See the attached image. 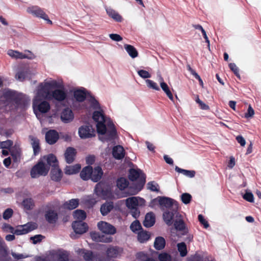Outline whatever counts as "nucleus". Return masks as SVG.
<instances>
[{"label":"nucleus","instance_id":"5","mask_svg":"<svg viewBox=\"0 0 261 261\" xmlns=\"http://www.w3.org/2000/svg\"><path fill=\"white\" fill-rule=\"evenodd\" d=\"M4 95L6 98L13 100L18 106H24L27 103L24 95L18 94L14 91L8 90L4 93Z\"/></svg>","mask_w":261,"mask_h":261},{"label":"nucleus","instance_id":"34","mask_svg":"<svg viewBox=\"0 0 261 261\" xmlns=\"http://www.w3.org/2000/svg\"><path fill=\"white\" fill-rule=\"evenodd\" d=\"M166 241L162 237H158L155 239L154 247L158 250H161L165 248Z\"/></svg>","mask_w":261,"mask_h":261},{"label":"nucleus","instance_id":"23","mask_svg":"<svg viewBox=\"0 0 261 261\" xmlns=\"http://www.w3.org/2000/svg\"><path fill=\"white\" fill-rule=\"evenodd\" d=\"M29 139L31 141V143L33 148L34 154L37 155L40 151V142L39 140L32 135L29 136Z\"/></svg>","mask_w":261,"mask_h":261},{"label":"nucleus","instance_id":"59","mask_svg":"<svg viewBox=\"0 0 261 261\" xmlns=\"http://www.w3.org/2000/svg\"><path fill=\"white\" fill-rule=\"evenodd\" d=\"M243 198L246 200V201L252 202L254 201V196L252 193L251 192H246L244 195H243Z\"/></svg>","mask_w":261,"mask_h":261},{"label":"nucleus","instance_id":"22","mask_svg":"<svg viewBox=\"0 0 261 261\" xmlns=\"http://www.w3.org/2000/svg\"><path fill=\"white\" fill-rule=\"evenodd\" d=\"M155 222V217L154 213L149 212L146 214L143 224L146 227H150L154 224Z\"/></svg>","mask_w":261,"mask_h":261},{"label":"nucleus","instance_id":"9","mask_svg":"<svg viewBox=\"0 0 261 261\" xmlns=\"http://www.w3.org/2000/svg\"><path fill=\"white\" fill-rule=\"evenodd\" d=\"M76 253L82 256L85 261H94L97 258V253L94 254L92 251L85 248L79 249Z\"/></svg>","mask_w":261,"mask_h":261},{"label":"nucleus","instance_id":"27","mask_svg":"<svg viewBox=\"0 0 261 261\" xmlns=\"http://www.w3.org/2000/svg\"><path fill=\"white\" fill-rule=\"evenodd\" d=\"M137 239L141 243H144L148 241L151 237V233L143 229L138 232Z\"/></svg>","mask_w":261,"mask_h":261},{"label":"nucleus","instance_id":"25","mask_svg":"<svg viewBox=\"0 0 261 261\" xmlns=\"http://www.w3.org/2000/svg\"><path fill=\"white\" fill-rule=\"evenodd\" d=\"M73 96L76 101L83 102L87 96V91L85 89H77L73 92Z\"/></svg>","mask_w":261,"mask_h":261},{"label":"nucleus","instance_id":"46","mask_svg":"<svg viewBox=\"0 0 261 261\" xmlns=\"http://www.w3.org/2000/svg\"><path fill=\"white\" fill-rule=\"evenodd\" d=\"M22 205L26 210H32L34 206V201L32 198H25L22 201Z\"/></svg>","mask_w":261,"mask_h":261},{"label":"nucleus","instance_id":"15","mask_svg":"<svg viewBox=\"0 0 261 261\" xmlns=\"http://www.w3.org/2000/svg\"><path fill=\"white\" fill-rule=\"evenodd\" d=\"M59 138L58 133L54 129L47 131L45 134V140L47 143L53 145L56 143Z\"/></svg>","mask_w":261,"mask_h":261},{"label":"nucleus","instance_id":"50","mask_svg":"<svg viewBox=\"0 0 261 261\" xmlns=\"http://www.w3.org/2000/svg\"><path fill=\"white\" fill-rule=\"evenodd\" d=\"M146 83L147 84V86L149 88L159 91L160 90V88L158 86L157 84L155 83L154 81L150 80H146Z\"/></svg>","mask_w":261,"mask_h":261},{"label":"nucleus","instance_id":"29","mask_svg":"<svg viewBox=\"0 0 261 261\" xmlns=\"http://www.w3.org/2000/svg\"><path fill=\"white\" fill-rule=\"evenodd\" d=\"M92 167L91 166L85 167L80 173L81 178L84 180L91 179Z\"/></svg>","mask_w":261,"mask_h":261},{"label":"nucleus","instance_id":"57","mask_svg":"<svg viewBox=\"0 0 261 261\" xmlns=\"http://www.w3.org/2000/svg\"><path fill=\"white\" fill-rule=\"evenodd\" d=\"M198 219L200 223L203 225L205 228H207L209 227V224L208 222L204 219V217L200 214L198 216Z\"/></svg>","mask_w":261,"mask_h":261},{"label":"nucleus","instance_id":"31","mask_svg":"<svg viewBox=\"0 0 261 261\" xmlns=\"http://www.w3.org/2000/svg\"><path fill=\"white\" fill-rule=\"evenodd\" d=\"M119 248L115 247H110L106 250V254L108 257L111 258H116L119 254Z\"/></svg>","mask_w":261,"mask_h":261},{"label":"nucleus","instance_id":"47","mask_svg":"<svg viewBox=\"0 0 261 261\" xmlns=\"http://www.w3.org/2000/svg\"><path fill=\"white\" fill-rule=\"evenodd\" d=\"M130 229L133 232L136 233L137 231H139L143 228L140 222L138 220H136L131 224Z\"/></svg>","mask_w":261,"mask_h":261},{"label":"nucleus","instance_id":"41","mask_svg":"<svg viewBox=\"0 0 261 261\" xmlns=\"http://www.w3.org/2000/svg\"><path fill=\"white\" fill-rule=\"evenodd\" d=\"M92 118L97 123L100 121H106L105 117L102 110L94 111L93 113Z\"/></svg>","mask_w":261,"mask_h":261},{"label":"nucleus","instance_id":"19","mask_svg":"<svg viewBox=\"0 0 261 261\" xmlns=\"http://www.w3.org/2000/svg\"><path fill=\"white\" fill-rule=\"evenodd\" d=\"M108 130L107 131L106 139L107 141H111L115 139L117 136V130L115 125L112 122L108 124Z\"/></svg>","mask_w":261,"mask_h":261},{"label":"nucleus","instance_id":"16","mask_svg":"<svg viewBox=\"0 0 261 261\" xmlns=\"http://www.w3.org/2000/svg\"><path fill=\"white\" fill-rule=\"evenodd\" d=\"M27 11L28 13L37 17H40L42 19H46L47 17V14L38 6L29 7L28 8Z\"/></svg>","mask_w":261,"mask_h":261},{"label":"nucleus","instance_id":"3","mask_svg":"<svg viewBox=\"0 0 261 261\" xmlns=\"http://www.w3.org/2000/svg\"><path fill=\"white\" fill-rule=\"evenodd\" d=\"M62 84L56 80H52L40 84L37 91L36 97L42 98V99L50 100L51 91L56 88H60Z\"/></svg>","mask_w":261,"mask_h":261},{"label":"nucleus","instance_id":"37","mask_svg":"<svg viewBox=\"0 0 261 261\" xmlns=\"http://www.w3.org/2000/svg\"><path fill=\"white\" fill-rule=\"evenodd\" d=\"M94 193L97 196L105 198L107 195V191L105 190L99 184H97L95 187Z\"/></svg>","mask_w":261,"mask_h":261},{"label":"nucleus","instance_id":"8","mask_svg":"<svg viewBox=\"0 0 261 261\" xmlns=\"http://www.w3.org/2000/svg\"><path fill=\"white\" fill-rule=\"evenodd\" d=\"M67 96V93L62 85L61 88L54 89L51 91L50 100H55L57 101L61 102L66 99Z\"/></svg>","mask_w":261,"mask_h":261},{"label":"nucleus","instance_id":"52","mask_svg":"<svg viewBox=\"0 0 261 261\" xmlns=\"http://www.w3.org/2000/svg\"><path fill=\"white\" fill-rule=\"evenodd\" d=\"M229 67L233 71L234 74L240 79V75L239 73V69L237 65L233 63H231L229 64Z\"/></svg>","mask_w":261,"mask_h":261},{"label":"nucleus","instance_id":"6","mask_svg":"<svg viewBox=\"0 0 261 261\" xmlns=\"http://www.w3.org/2000/svg\"><path fill=\"white\" fill-rule=\"evenodd\" d=\"M34 110L38 111L41 113H47L50 109L48 102L45 100L42 101L40 98L35 97L33 102Z\"/></svg>","mask_w":261,"mask_h":261},{"label":"nucleus","instance_id":"53","mask_svg":"<svg viewBox=\"0 0 261 261\" xmlns=\"http://www.w3.org/2000/svg\"><path fill=\"white\" fill-rule=\"evenodd\" d=\"M89 101L91 103V107L95 109H99L100 108V105L98 101L93 97L91 96Z\"/></svg>","mask_w":261,"mask_h":261},{"label":"nucleus","instance_id":"28","mask_svg":"<svg viewBox=\"0 0 261 261\" xmlns=\"http://www.w3.org/2000/svg\"><path fill=\"white\" fill-rule=\"evenodd\" d=\"M106 12L107 14L110 17L112 18L116 22H122L123 20L122 17L119 14V13L112 8L106 9Z\"/></svg>","mask_w":261,"mask_h":261},{"label":"nucleus","instance_id":"43","mask_svg":"<svg viewBox=\"0 0 261 261\" xmlns=\"http://www.w3.org/2000/svg\"><path fill=\"white\" fill-rule=\"evenodd\" d=\"M73 216L78 221H83L86 218V213L83 210H77L73 212Z\"/></svg>","mask_w":261,"mask_h":261},{"label":"nucleus","instance_id":"48","mask_svg":"<svg viewBox=\"0 0 261 261\" xmlns=\"http://www.w3.org/2000/svg\"><path fill=\"white\" fill-rule=\"evenodd\" d=\"M177 249L181 256L184 257L186 256L187 254V248L185 243L181 242L178 243L177 244Z\"/></svg>","mask_w":261,"mask_h":261},{"label":"nucleus","instance_id":"32","mask_svg":"<svg viewBox=\"0 0 261 261\" xmlns=\"http://www.w3.org/2000/svg\"><path fill=\"white\" fill-rule=\"evenodd\" d=\"M81 168L79 164L73 166H67L65 169V173L67 175H71L78 173Z\"/></svg>","mask_w":261,"mask_h":261},{"label":"nucleus","instance_id":"55","mask_svg":"<svg viewBox=\"0 0 261 261\" xmlns=\"http://www.w3.org/2000/svg\"><path fill=\"white\" fill-rule=\"evenodd\" d=\"M159 259L160 261H171V256L167 253H162L159 254Z\"/></svg>","mask_w":261,"mask_h":261},{"label":"nucleus","instance_id":"26","mask_svg":"<svg viewBox=\"0 0 261 261\" xmlns=\"http://www.w3.org/2000/svg\"><path fill=\"white\" fill-rule=\"evenodd\" d=\"M62 176V172L59 166L52 168L50 171V177L53 180L59 181Z\"/></svg>","mask_w":261,"mask_h":261},{"label":"nucleus","instance_id":"4","mask_svg":"<svg viewBox=\"0 0 261 261\" xmlns=\"http://www.w3.org/2000/svg\"><path fill=\"white\" fill-rule=\"evenodd\" d=\"M49 170V167L47 166L42 161H39L31 170L30 175L32 178H38L41 176H46Z\"/></svg>","mask_w":261,"mask_h":261},{"label":"nucleus","instance_id":"30","mask_svg":"<svg viewBox=\"0 0 261 261\" xmlns=\"http://www.w3.org/2000/svg\"><path fill=\"white\" fill-rule=\"evenodd\" d=\"M114 208V204L112 201H106L100 207V212L102 216H106Z\"/></svg>","mask_w":261,"mask_h":261},{"label":"nucleus","instance_id":"20","mask_svg":"<svg viewBox=\"0 0 261 261\" xmlns=\"http://www.w3.org/2000/svg\"><path fill=\"white\" fill-rule=\"evenodd\" d=\"M30 75V70L27 67L19 69L16 74L15 78L20 81H23Z\"/></svg>","mask_w":261,"mask_h":261},{"label":"nucleus","instance_id":"44","mask_svg":"<svg viewBox=\"0 0 261 261\" xmlns=\"http://www.w3.org/2000/svg\"><path fill=\"white\" fill-rule=\"evenodd\" d=\"M128 186V180L124 177H120L117 180V186L120 190H123Z\"/></svg>","mask_w":261,"mask_h":261},{"label":"nucleus","instance_id":"54","mask_svg":"<svg viewBox=\"0 0 261 261\" xmlns=\"http://www.w3.org/2000/svg\"><path fill=\"white\" fill-rule=\"evenodd\" d=\"M13 213V211L11 208H7L6 210L3 213V218L5 220H8L10 218Z\"/></svg>","mask_w":261,"mask_h":261},{"label":"nucleus","instance_id":"17","mask_svg":"<svg viewBox=\"0 0 261 261\" xmlns=\"http://www.w3.org/2000/svg\"><path fill=\"white\" fill-rule=\"evenodd\" d=\"M73 113L69 108H65L61 114V119L64 123L70 122L73 119Z\"/></svg>","mask_w":261,"mask_h":261},{"label":"nucleus","instance_id":"35","mask_svg":"<svg viewBox=\"0 0 261 261\" xmlns=\"http://www.w3.org/2000/svg\"><path fill=\"white\" fill-rule=\"evenodd\" d=\"M124 47L130 57L132 58H135L138 57V52L134 46L129 44H124Z\"/></svg>","mask_w":261,"mask_h":261},{"label":"nucleus","instance_id":"42","mask_svg":"<svg viewBox=\"0 0 261 261\" xmlns=\"http://www.w3.org/2000/svg\"><path fill=\"white\" fill-rule=\"evenodd\" d=\"M161 79L162 81V82H161L160 83L161 87L162 88V90L165 92V93L166 94L167 96L169 97V98L171 100H173V95L171 92L170 91L168 86L166 83H165L163 81V79L162 77H161Z\"/></svg>","mask_w":261,"mask_h":261},{"label":"nucleus","instance_id":"58","mask_svg":"<svg viewBox=\"0 0 261 261\" xmlns=\"http://www.w3.org/2000/svg\"><path fill=\"white\" fill-rule=\"evenodd\" d=\"M13 142L10 140H8L5 141H3L1 143V146L2 148L9 149L12 146Z\"/></svg>","mask_w":261,"mask_h":261},{"label":"nucleus","instance_id":"1","mask_svg":"<svg viewBox=\"0 0 261 261\" xmlns=\"http://www.w3.org/2000/svg\"><path fill=\"white\" fill-rule=\"evenodd\" d=\"M157 203L162 208H167V210L163 214V219L167 225H172L173 222L174 215L178 210V202L169 197L159 196L156 198L153 199L151 202V204L153 205Z\"/></svg>","mask_w":261,"mask_h":261},{"label":"nucleus","instance_id":"38","mask_svg":"<svg viewBox=\"0 0 261 261\" xmlns=\"http://www.w3.org/2000/svg\"><path fill=\"white\" fill-rule=\"evenodd\" d=\"M125 202L126 205L129 209L137 207L139 204L138 198L136 197L128 198L126 199Z\"/></svg>","mask_w":261,"mask_h":261},{"label":"nucleus","instance_id":"63","mask_svg":"<svg viewBox=\"0 0 261 261\" xmlns=\"http://www.w3.org/2000/svg\"><path fill=\"white\" fill-rule=\"evenodd\" d=\"M130 210L132 215L134 218L136 219L139 217L140 213L137 207L130 208Z\"/></svg>","mask_w":261,"mask_h":261},{"label":"nucleus","instance_id":"7","mask_svg":"<svg viewBox=\"0 0 261 261\" xmlns=\"http://www.w3.org/2000/svg\"><path fill=\"white\" fill-rule=\"evenodd\" d=\"M79 134L82 139L92 138L95 136V130L91 125H82L79 129Z\"/></svg>","mask_w":261,"mask_h":261},{"label":"nucleus","instance_id":"11","mask_svg":"<svg viewBox=\"0 0 261 261\" xmlns=\"http://www.w3.org/2000/svg\"><path fill=\"white\" fill-rule=\"evenodd\" d=\"M173 224L177 230L183 231L186 228V225L183 220L182 216L178 211L174 215Z\"/></svg>","mask_w":261,"mask_h":261},{"label":"nucleus","instance_id":"36","mask_svg":"<svg viewBox=\"0 0 261 261\" xmlns=\"http://www.w3.org/2000/svg\"><path fill=\"white\" fill-rule=\"evenodd\" d=\"M46 158L47 164L49 166L54 168L59 166L57 158L54 154H49Z\"/></svg>","mask_w":261,"mask_h":261},{"label":"nucleus","instance_id":"2","mask_svg":"<svg viewBox=\"0 0 261 261\" xmlns=\"http://www.w3.org/2000/svg\"><path fill=\"white\" fill-rule=\"evenodd\" d=\"M128 178L136 181L128 188L130 195H136L143 188L146 181V175L140 169H130L129 170Z\"/></svg>","mask_w":261,"mask_h":261},{"label":"nucleus","instance_id":"60","mask_svg":"<svg viewBox=\"0 0 261 261\" xmlns=\"http://www.w3.org/2000/svg\"><path fill=\"white\" fill-rule=\"evenodd\" d=\"M59 261H69V256L67 252H61L59 254Z\"/></svg>","mask_w":261,"mask_h":261},{"label":"nucleus","instance_id":"56","mask_svg":"<svg viewBox=\"0 0 261 261\" xmlns=\"http://www.w3.org/2000/svg\"><path fill=\"white\" fill-rule=\"evenodd\" d=\"M138 73L143 79H148L151 77V74L145 70H140L138 71Z\"/></svg>","mask_w":261,"mask_h":261},{"label":"nucleus","instance_id":"51","mask_svg":"<svg viewBox=\"0 0 261 261\" xmlns=\"http://www.w3.org/2000/svg\"><path fill=\"white\" fill-rule=\"evenodd\" d=\"M147 188L151 191L158 192L159 191L158 187L159 185L155 183L154 181H150L147 184Z\"/></svg>","mask_w":261,"mask_h":261},{"label":"nucleus","instance_id":"21","mask_svg":"<svg viewBox=\"0 0 261 261\" xmlns=\"http://www.w3.org/2000/svg\"><path fill=\"white\" fill-rule=\"evenodd\" d=\"M112 155L115 159H122L125 155V151L123 147L121 145L114 146L112 150Z\"/></svg>","mask_w":261,"mask_h":261},{"label":"nucleus","instance_id":"18","mask_svg":"<svg viewBox=\"0 0 261 261\" xmlns=\"http://www.w3.org/2000/svg\"><path fill=\"white\" fill-rule=\"evenodd\" d=\"M76 154V151L75 149L71 147H68L64 153L66 163L68 164L72 163L74 161Z\"/></svg>","mask_w":261,"mask_h":261},{"label":"nucleus","instance_id":"13","mask_svg":"<svg viewBox=\"0 0 261 261\" xmlns=\"http://www.w3.org/2000/svg\"><path fill=\"white\" fill-rule=\"evenodd\" d=\"M35 229L34 225L28 223L23 225L18 226L15 230L14 234L16 235H22L27 234Z\"/></svg>","mask_w":261,"mask_h":261},{"label":"nucleus","instance_id":"45","mask_svg":"<svg viewBox=\"0 0 261 261\" xmlns=\"http://www.w3.org/2000/svg\"><path fill=\"white\" fill-rule=\"evenodd\" d=\"M105 121H98L96 124L97 133L100 135H105L107 132L106 125L105 124Z\"/></svg>","mask_w":261,"mask_h":261},{"label":"nucleus","instance_id":"10","mask_svg":"<svg viewBox=\"0 0 261 261\" xmlns=\"http://www.w3.org/2000/svg\"><path fill=\"white\" fill-rule=\"evenodd\" d=\"M97 227L102 232L106 234H114L116 232V228L106 222H99L97 224Z\"/></svg>","mask_w":261,"mask_h":261},{"label":"nucleus","instance_id":"40","mask_svg":"<svg viewBox=\"0 0 261 261\" xmlns=\"http://www.w3.org/2000/svg\"><path fill=\"white\" fill-rule=\"evenodd\" d=\"M10 154L12 156L13 161L17 163L19 161L21 156V150L20 149L13 148L10 150Z\"/></svg>","mask_w":261,"mask_h":261},{"label":"nucleus","instance_id":"49","mask_svg":"<svg viewBox=\"0 0 261 261\" xmlns=\"http://www.w3.org/2000/svg\"><path fill=\"white\" fill-rule=\"evenodd\" d=\"M180 197L181 201L185 204L190 203L192 200V196L188 193L182 194Z\"/></svg>","mask_w":261,"mask_h":261},{"label":"nucleus","instance_id":"12","mask_svg":"<svg viewBox=\"0 0 261 261\" xmlns=\"http://www.w3.org/2000/svg\"><path fill=\"white\" fill-rule=\"evenodd\" d=\"M72 227L76 233L80 234L85 233L88 229L87 224L80 221H74Z\"/></svg>","mask_w":261,"mask_h":261},{"label":"nucleus","instance_id":"61","mask_svg":"<svg viewBox=\"0 0 261 261\" xmlns=\"http://www.w3.org/2000/svg\"><path fill=\"white\" fill-rule=\"evenodd\" d=\"M44 237L41 234L36 235L34 237H32L31 239L33 241V243L36 244L39 242H40Z\"/></svg>","mask_w":261,"mask_h":261},{"label":"nucleus","instance_id":"39","mask_svg":"<svg viewBox=\"0 0 261 261\" xmlns=\"http://www.w3.org/2000/svg\"><path fill=\"white\" fill-rule=\"evenodd\" d=\"M175 170L177 172L181 173V174H184V175H185L187 177H190V178L194 177L195 176V173H196V172L194 170H186V169H181V168L178 167L177 166H175Z\"/></svg>","mask_w":261,"mask_h":261},{"label":"nucleus","instance_id":"24","mask_svg":"<svg viewBox=\"0 0 261 261\" xmlns=\"http://www.w3.org/2000/svg\"><path fill=\"white\" fill-rule=\"evenodd\" d=\"M103 175V171L100 166L95 167L92 168V173H91V179L94 182L98 181Z\"/></svg>","mask_w":261,"mask_h":261},{"label":"nucleus","instance_id":"62","mask_svg":"<svg viewBox=\"0 0 261 261\" xmlns=\"http://www.w3.org/2000/svg\"><path fill=\"white\" fill-rule=\"evenodd\" d=\"M254 115V111L252 107L249 105L247 112L245 114V117L246 118H249L250 117H252Z\"/></svg>","mask_w":261,"mask_h":261},{"label":"nucleus","instance_id":"64","mask_svg":"<svg viewBox=\"0 0 261 261\" xmlns=\"http://www.w3.org/2000/svg\"><path fill=\"white\" fill-rule=\"evenodd\" d=\"M110 38L115 41H121L122 40V37L117 34H111L109 35Z\"/></svg>","mask_w":261,"mask_h":261},{"label":"nucleus","instance_id":"33","mask_svg":"<svg viewBox=\"0 0 261 261\" xmlns=\"http://www.w3.org/2000/svg\"><path fill=\"white\" fill-rule=\"evenodd\" d=\"M79 204V200L78 199H72L65 202L63 206L65 208L72 210L76 208Z\"/></svg>","mask_w":261,"mask_h":261},{"label":"nucleus","instance_id":"14","mask_svg":"<svg viewBox=\"0 0 261 261\" xmlns=\"http://www.w3.org/2000/svg\"><path fill=\"white\" fill-rule=\"evenodd\" d=\"M46 221L49 224H55L58 220V213L54 210H47L44 214Z\"/></svg>","mask_w":261,"mask_h":261}]
</instances>
